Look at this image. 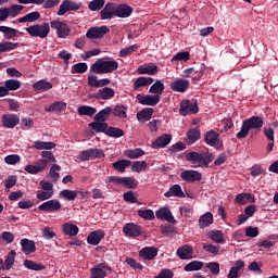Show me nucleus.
<instances>
[{"label":"nucleus","mask_w":278,"mask_h":278,"mask_svg":"<svg viewBox=\"0 0 278 278\" xmlns=\"http://www.w3.org/2000/svg\"><path fill=\"white\" fill-rule=\"evenodd\" d=\"M207 238L212 239L215 243H225V233L222 230H210L207 232Z\"/></svg>","instance_id":"nucleus-35"},{"label":"nucleus","mask_w":278,"mask_h":278,"mask_svg":"<svg viewBox=\"0 0 278 278\" xmlns=\"http://www.w3.org/2000/svg\"><path fill=\"white\" fill-rule=\"evenodd\" d=\"M138 216L141 217L144 220H154L155 219L154 211L151 210V208L139 210L138 211Z\"/></svg>","instance_id":"nucleus-53"},{"label":"nucleus","mask_w":278,"mask_h":278,"mask_svg":"<svg viewBox=\"0 0 278 278\" xmlns=\"http://www.w3.org/2000/svg\"><path fill=\"white\" fill-rule=\"evenodd\" d=\"M20 244L22 247V252L25 255L33 254L37 250L35 241L26 239V238L21 239Z\"/></svg>","instance_id":"nucleus-24"},{"label":"nucleus","mask_w":278,"mask_h":278,"mask_svg":"<svg viewBox=\"0 0 278 278\" xmlns=\"http://www.w3.org/2000/svg\"><path fill=\"white\" fill-rule=\"evenodd\" d=\"M148 167V163L146 161H135L131 164V169L136 173H140Z\"/></svg>","instance_id":"nucleus-59"},{"label":"nucleus","mask_w":278,"mask_h":278,"mask_svg":"<svg viewBox=\"0 0 278 278\" xmlns=\"http://www.w3.org/2000/svg\"><path fill=\"white\" fill-rule=\"evenodd\" d=\"M104 5H105V0H92L89 2L88 9L91 12H98L102 10Z\"/></svg>","instance_id":"nucleus-54"},{"label":"nucleus","mask_w":278,"mask_h":278,"mask_svg":"<svg viewBox=\"0 0 278 278\" xmlns=\"http://www.w3.org/2000/svg\"><path fill=\"white\" fill-rule=\"evenodd\" d=\"M113 109L111 106H106L93 116V121L105 123L110 118Z\"/></svg>","instance_id":"nucleus-34"},{"label":"nucleus","mask_w":278,"mask_h":278,"mask_svg":"<svg viewBox=\"0 0 278 278\" xmlns=\"http://www.w3.org/2000/svg\"><path fill=\"white\" fill-rule=\"evenodd\" d=\"M122 185H124L128 189H136L138 186V181L131 177H124L122 180Z\"/></svg>","instance_id":"nucleus-60"},{"label":"nucleus","mask_w":278,"mask_h":278,"mask_svg":"<svg viewBox=\"0 0 278 278\" xmlns=\"http://www.w3.org/2000/svg\"><path fill=\"white\" fill-rule=\"evenodd\" d=\"M155 217L159 219V220H165L172 225H176L177 222L174 217V215L172 214V211L169 207L167 206H163V207H160L157 211H155Z\"/></svg>","instance_id":"nucleus-10"},{"label":"nucleus","mask_w":278,"mask_h":278,"mask_svg":"<svg viewBox=\"0 0 278 278\" xmlns=\"http://www.w3.org/2000/svg\"><path fill=\"white\" fill-rule=\"evenodd\" d=\"M252 200V202H255V198H253L252 193H238L236 195V202L239 205H245L248 201Z\"/></svg>","instance_id":"nucleus-48"},{"label":"nucleus","mask_w":278,"mask_h":278,"mask_svg":"<svg viewBox=\"0 0 278 278\" xmlns=\"http://www.w3.org/2000/svg\"><path fill=\"white\" fill-rule=\"evenodd\" d=\"M118 70V62L114 59L112 60H104V59H97L91 65L89 73L90 74H112Z\"/></svg>","instance_id":"nucleus-1"},{"label":"nucleus","mask_w":278,"mask_h":278,"mask_svg":"<svg viewBox=\"0 0 278 278\" xmlns=\"http://www.w3.org/2000/svg\"><path fill=\"white\" fill-rule=\"evenodd\" d=\"M51 27L56 30L59 38H66L68 35H71V27L66 23L59 22V21H52L50 23Z\"/></svg>","instance_id":"nucleus-11"},{"label":"nucleus","mask_w":278,"mask_h":278,"mask_svg":"<svg viewBox=\"0 0 278 278\" xmlns=\"http://www.w3.org/2000/svg\"><path fill=\"white\" fill-rule=\"evenodd\" d=\"M138 49H139V47L137 45H132L128 48L122 49L119 52V56L126 58V56L130 55L131 53L136 52Z\"/></svg>","instance_id":"nucleus-62"},{"label":"nucleus","mask_w":278,"mask_h":278,"mask_svg":"<svg viewBox=\"0 0 278 278\" xmlns=\"http://www.w3.org/2000/svg\"><path fill=\"white\" fill-rule=\"evenodd\" d=\"M20 47L17 42L3 41L0 43V53L13 51Z\"/></svg>","instance_id":"nucleus-46"},{"label":"nucleus","mask_w":278,"mask_h":278,"mask_svg":"<svg viewBox=\"0 0 278 278\" xmlns=\"http://www.w3.org/2000/svg\"><path fill=\"white\" fill-rule=\"evenodd\" d=\"M214 224V215L212 212H206L199 218V228L201 230L211 227Z\"/></svg>","instance_id":"nucleus-25"},{"label":"nucleus","mask_w":278,"mask_h":278,"mask_svg":"<svg viewBox=\"0 0 278 278\" xmlns=\"http://www.w3.org/2000/svg\"><path fill=\"white\" fill-rule=\"evenodd\" d=\"M176 255L181 260H191L193 255V248L189 244L182 245L178 248Z\"/></svg>","instance_id":"nucleus-29"},{"label":"nucleus","mask_w":278,"mask_h":278,"mask_svg":"<svg viewBox=\"0 0 278 278\" xmlns=\"http://www.w3.org/2000/svg\"><path fill=\"white\" fill-rule=\"evenodd\" d=\"M79 115L92 117L97 114V109L88 105H83L77 110Z\"/></svg>","instance_id":"nucleus-49"},{"label":"nucleus","mask_w":278,"mask_h":278,"mask_svg":"<svg viewBox=\"0 0 278 278\" xmlns=\"http://www.w3.org/2000/svg\"><path fill=\"white\" fill-rule=\"evenodd\" d=\"M181 178L187 182L200 181L202 179L201 173L198 170H185L181 173Z\"/></svg>","instance_id":"nucleus-27"},{"label":"nucleus","mask_w":278,"mask_h":278,"mask_svg":"<svg viewBox=\"0 0 278 278\" xmlns=\"http://www.w3.org/2000/svg\"><path fill=\"white\" fill-rule=\"evenodd\" d=\"M112 113L115 117L126 118L127 117V108L123 104H118L112 110Z\"/></svg>","instance_id":"nucleus-51"},{"label":"nucleus","mask_w":278,"mask_h":278,"mask_svg":"<svg viewBox=\"0 0 278 278\" xmlns=\"http://www.w3.org/2000/svg\"><path fill=\"white\" fill-rule=\"evenodd\" d=\"M144 155H146V151L140 148L128 149L125 151V156L129 160H137Z\"/></svg>","instance_id":"nucleus-36"},{"label":"nucleus","mask_w":278,"mask_h":278,"mask_svg":"<svg viewBox=\"0 0 278 278\" xmlns=\"http://www.w3.org/2000/svg\"><path fill=\"white\" fill-rule=\"evenodd\" d=\"M21 119L16 114H5L1 117V124L4 128L13 129L20 124Z\"/></svg>","instance_id":"nucleus-18"},{"label":"nucleus","mask_w":278,"mask_h":278,"mask_svg":"<svg viewBox=\"0 0 278 278\" xmlns=\"http://www.w3.org/2000/svg\"><path fill=\"white\" fill-rule=\"evenodd\" d=\"M115 96V90L110 87H104L99 89L92 98L100 99V100H110Z\"/></svg>","instance_id":"nucleus-23"},{"label":"nucleus","mask_w":278,"mask_h":278,"mask_svg":"<svg viewBox=\"0 0 278 278\" xmlns=\"http://www.w3.org/2000/svg\"><path fill=\"white\" fill-rule=\"evenodd\" d=\"M164 197L165 198L176 197V198H179V199H185L186 193L182 191V189L179 185H174L168 189L167 192L164 193Z\"/></svg>","instance_id":"nucleus-32"},{"label":"nucleus","mask_w":278,"mask_h":278,"mask_svg":"<svg viewBox=\"0 0 278 278\" xmlns=\"http://www.w3.org/2000/svg\"><path fill=\"white\" fill-rule=\"evenodd\" d=\"M132 12V8L127 3H121L115 7V13L118 18H128V16H131Z\"/></svg>","instance_id":"nucleus-22"},{"label":"nucleus","mask_w":278,"mask_h":278,"mask_svg":"<svg viewBox=\"0 0 278 278\" xmlns=\"http://www.w3.org/2000/svg\"><path fill=\"white\" fill-rule=\"evenodd\" d=\"M59 197L66 201H75L78 197V192L73 190H63L59 193Z\"/></svg>","instance_id":"nucleus-52"},{"label":"nucleus","mask_w":278,"mask_h":278,"mask_svg":"<svg viewBox=\"0 0 278 278\" xmlns=\"http://www.w3.org/2000/svg\"><path fill=\"white\" fill-rule=\"evenodd\" d=\"M203 265L204 264L202 262L193 261V262L189 263L188 265H185V271L191 273V271L201 270Z\"/></svg>","instance_id":"nucleus-55"},{"label":"nucleus","mask_w":278,"mask_h":278,"mask_svg":"<svg viewBox=\"0 0 278 278\" xmlns=\"http://www.w3.org/2000/svg\"><path fill=\"white\" fill-rule=\"evenodd\" d=\"M4 87L8 89L9 92L20 90L21 81L17 79H8L4 81Z\"/></svg>","instance_id":"nucleus-50"},{"label":"nucleus","mask_w":278,"mask_h":278,"mask_svg":"<svg viewBox=\"0 0 278 278\" xmlns=\"http://www.w3.org/2000/svg\"><path fill=\"white\" fill-rule=\"evenodd\" d=\"M41 156H42V160L47 162V164H54L56 162L51 151H42Z\"/></svg>","instance_id":"nucleus-64"},{"label":"nucleus","mask_w":278,"mask_h":278,"mask_svg":"<svg viewBox=\"0 0 278 278\" xmlns=\"http://www.w3.org/2000/svg\"><path fill=\"white\" fill-rule=\"evenodd\" d=\"M114 16H116V5L115 3L109 2L104 5V9L100 11V18H102V21H111Z\"/></svg>","instance_id":"nucleus-19"},{"label":"nucleus","mask_w":278,"mask_h":278,"mask_svg":"<svg viewBox=\"0 0 278 278\" xmlns=\"http://www.w3.org/2000/svg\"><path fill=\"white\" fill-rule=\"evenodd\" d=\"M165 90V85L162 80L156 79L155 83L150 87V94L161 96Z\"/></svg>","instance_id":"nucleus-37"},{"label":"nucleus","mask_w":278,"mask_h":278,"mask_svg":"<svg viewBox=\"0 0 278 278\" xmlns=\"http://www.w3.org/2000/svg\"><path fill=\"white\" fill-rule=\"evenodd\" d=\"M190 60V52H177L173 59H170V62H177V61H181V62H188Z\"/></svg>","instance_id":"nucleus-58"},{"label":"nucleus","mask_w":278,"mask_h":278,"mask_svg":"<svg viewBox=\"0 0 278 278\" xmlns=\"http://www.w3.org/2000/svg\"><path fill=\"white\" fill-rule=\"evenodd\" d=\"M103 238H105V232L103 230H93L87 236V243L90 245H98Z\"/></svg>","instance_id":"nucleus-21"},{"label":"nucleus","mask_w":278,"mask_h":278,"mask_svg":"<svg viewBox=\"0 0 278 278\" xmlns=\"http://www.w3.org/2000/svg\"><path fill=\"white\" fill-rule=\"evenodd\" d=\"M62 208L61 202L59 200H48L38 206L40 212L45 213H55Z\"/></svg>","instance_id":"nucleus-12"},{"label":"nucleus","mask_w":278,"mask_h":278,"mask_svg":"<svg viewBox=\"0 0 278 278\" xmlns=\"http://www.w3.org/2000/svg\"><path fill=\"white\" fill-rule=\"evenodd\" d=\"M160 72V67L155 63H149L139 65L137 68V73L139 75H149V76H155Z\"/></svg>","instance_id":"nucleus-16"},{"label":"nucleus","mask_w":278,"mask_h":278,"mask_svg":"<svg viewBox=\"0 0 278 278\" xmlns=\"http://www.w3.org/2000/svg\"><path fill=\"white\" fill-rule=\"evenodd\" d=\"M108 33H110V28L108 26L91 27L87 30L86 37L89 39H101Z\"/></svg>","instance_id":"nucleus-13"},{"label":"nucleus","mask_w":278,"mask_h":278,"mask_svg":"<svg viewBox=\"0 0 278 278\" xmlns=\"http://www.w3.org/2000/svg\"><path fill=\"white\" fill-rule=\"evenodd\" d=\"M131 162L129 160H121L113 163V167L121 173H124L126 167L130 166Z\"/></svg>","instance_id":"nucleus-57"},{"label":"nucleus","mask_w":278,"mask_h":278,"mask_svg":"<svg viewBox=\"0 0 278 278\" xmlns=\"http://www.w3.org/2000/svg\"><path fill=\"white\" fill-rule=\"evenodd\" d=\"M23 265L28 270L41 271L46 269V265L37 264L36 262L24 260Z\"/></svg>","instance_id":"nucleus-42"},{"label":"nucleus","mask_w":278,"mask_h":278,"mask_svg":"<svg viewBox=\"0 0 278 278\" xmlns=\"http://www.w3.org/2000/svg\"><path fill=\"white\" fill-rule=\"evenodd\" d=\"M245 267V263L241 260L237 261L232 267H230L227 278H240V271Z\"/></svg>","instance_id":"nucleus-28"},{"label":"nucleus","mask_w":278,"mask_h":278,"mask_svg":"<svg viewBox=\"0 0 278 278\" xmlns=\"http://www.w3.org/2000/svg\"><path fill=\"white\" fill-rule=\"evenodd\" d=\"M25 30L33 38L45 39L48 37V35L50 33V25L47 22L42 23V24H35V25L25 27Z\"/></svg>","instance_id":"nucleus-4"},{"label":"nucleus","mask_w":278,"mask_h":278,"mask_svg":"<svg viewBox=\"0 0 278 278\" xmlns=\"http://www.w3.org/2000/svg\"><path fill=\"white\" fill-rule=\"evenodd\" d=\"M16 252L10 251L4 260L3 270H11L15 264Z\"/></svg>","instance_id":"nucleus-38"},{"label":"nucleus","mask_w":278,"mask_h":278,"mask_svg":"<svg viewBox=\"0 0 278 278\" xmlns=\"http://www.w3.org/2000/svg\"><path fill=\"white\" fill-rule=\"evenodd\" d=\"M186 143L181 142V141H178L174 144H172L170 147H168L167 149V153L170 154V155H174V154H177L179 152H182L186 150Z\"/></svg>","instance_id":"nucleus-45"},{"label":"nucleus","mask_w":278,"mask_h":278,"mask_svg":"<svg viewBox=\"0 0 278 278\" xmlns=\"http://www.w3.org/2000/svg\"><path fill=\"white\" fill-rule=\"evenodd\" d=\"M154 114V109L146 108L142 111L138 112L136 117L139 122L150 121Z\"/></svg>","instance_id":"nucleus-39"},{"label":"nucleus","mask_w":278,"mask_h":278,"mask_svg":"<svg viewBox=\"0 0 278 278\" xmlns=\"http://www.w3.org/2000/svg\"><path fill=\"white\" fill-rule=\"evenodd\" d=\"M62 230L65 236H70V238H74L79 233V227L73 223H64L62 225Z\"/></svg>","instance_id":"nucleus-31"},{"label":"nucleus","mask_w":278,"mask_h":278,"mask_svg":"<svg viewBox=\"0 0 278 278\" xmlns=\"http://www.w3.org/2000/svg\"><path fill=\"white\" fill-rule=\"evenodd\" d=\"M52 83L45 79H40L37 83L33 84V90L35 92H48V90H52Z\"/></svg>","instance_id":"nucleus-30"},{"label":"nucleus","mask_w":278,"mask_h":278,"mask_svg":"<svg viewBox=\"0 0 278 278\" xmlns=\"http://www.w3.org/2000/svg\"><path fill=\"white\" fill-rule=\"evenodd\" d=\"M204 141L206 146L216 150H220L224 147V141L220 138V134L216 130H207L204 134Z\"/></svg>","instance_id":"nucleus-5"},{"label":"nucleus","mask_w":278,"mask_h":278,"mask_svg":"<svg viewBox=\"0 0 278 278\" xmlns=\"http://www.w3.org/2000/svg\"><path fill=\"white\" fill-rule=\"evenodd\" d=\"M123 233L127 238H139V236H142V226L135 223H127L123 228Z\"/></svg>","instance_id":"nucleus-8"},{"label":"nucleus","mask_w":278,"mask_h":278,"mask_svg":"<svg viewBox=\"0 0 278 278\" xmlns=\"http://www.w3.org/2000/svg\"><path fill=\"white\" fill-rule=\"evenodd\" d=\"M172 135L170 134H163L159 136L154 141H152V149L153 150H161L165 149L166 146H169L172 142Z\"/></svg>","instance_id":"nucleus-14"},{"label":"nucleus","mask_w":278,"mask_h":278,"mask_svg":"<svg viewBox=\"0 0 278 278\" xmlns=\"http://www.w3.org/2000/svg\"><path fill=\"white\" fill-rule=\"evenodd\" d=\"M54 192L46 191V190H39L37 192V199L39 201H47L50 200L53 197Z\"/></svg>","instance_id":"nucleus-63"},{"label":"nucleus","mask_w":278,"mask_h":278,"mask_svg":"<svg viewBox=\"0 0 278 278\" xmlns=\"http://www.w3.org/2000/svg\"><path fill=\"white\" fill-rule=\"evenodd\" d=\"M33 148L36 150L42 151V150H52L55 148V143L52 141H35V144H33Z\"/></svg>","instance_id":"nucleus-43"},{"label":"nucleus","mask_w":278,"mask_h":278,"mask_svg":"<svg viewBox=\"0 0 278 278\" xmlns=\"http://www.w3.org/2000/svg\"><path fill=\"white\" fill-rule=\"evenodd\" d=\"M203 250L211 254H219L220 245H214L212 243H203Z\"/></svg>","instance_id":"nucleus-61"},{"label":"nucleus","mask_w":278,"mask_h":278,"mask_svg":"<svg viewBox=\"0 0 278 278\" xmlns=\"http://www.w3.org/2000/svg\"><path fill=\"white\" fill-rule=\"evenodd\" d=\"M112 273L113 269L110 267V265H105L104 263L99 264L97 267H91L90 275L91 278H105L106 271Z\"/></svg>","instance_id":"nucleus-17"},{"label":"nucleus","mask_w":278,"mask_h":278,"mask_svg":"<svg viewBox=\"0 0 278 278\" xmlns=\"http://www.w3.org/2000/svg\"><path fill=\"white\" fill-rule=\"evenodd\" d=\"M40 13L35 11V12H30L25 14L24 16L20 17L17 20L18 23H35V21H39L40 18Z\"/></svg>","instance_id":"nucleus-40"},{"label":"nucleus","mask_w":278,"mask_h":278,"mask_svg":"<svg viewBox=\"0 0 278 278\" xmlns=\"http://www.w3.org/2000/svg\"><path fill=\"white\" fill-rule=\"evenodd\" d=\"M186 142L188 146L197 143L201 139L200 128H190L187 134Z\"/></svg>","instance_id":"nucleus-26"},{"label":"nucleus","mask_w":278,"mask_h":278,"mask_svg":"<svg viewBox=\"0 0 278 278\" xmlns=\"http://www.w3.org/2000/svg\"><path fill=\"white\" fill-rule=\"evenodd\" d=\"M0 31L3 33L4 39H13L17 37V34L20 33L17 29L9 26H0Z\"/></svg>","instance_id":"nucleus-41"},{"label":"nucleus","mask_w":278,"mask_h":278,"mask_svg":"<svg viewBox=\"0 0 278 278\" xmlns=\"http://www.w3.org/2000/svg\"><path fill=\"white\" fill-rule=\"evenodd\" d=\"M66 110V103L61 102V101H55L52 103L49 109L47 110L48 112H62Z\"/></svg>","instance_id":"nucleus-56"},{"label":"nucleus","mask_w":278,"mask_h":278,"mask_svg":"<svg viewBox=\"0 0 278 278\" xmlns=\"http://www.w3.org/2000/svg\"><path fill=\"white\" fill-rule=\"evenodd\" d=\"M124 130H122V128H115V126H109V128L106 129V136L111 138L118 139L124 137Z\"/></svg>","instance_id":"nucleus-47"},{"label":"nucleus","mask_w":278,"mask_h":278,"mask_svg":"<svg viewBox=\"0 0 278 278\" xmlns=\"http://www.w3.org/2000/svg\"><path fill=\"white\" fill-rule=\"evenodd\" d=\"M264 126V119L261 116H253L242 122L240 130L236 134V138L242 140L249 136L250 130L261 131Z\"/></svg>","instance_id":"nucleus-2"},{"label":"nucleus","mask_w":278,"mask_h":278,"mask_svg":"<svg viewBox=\"0 0 278 278\" xmlns=\"http://www.w3.org/2000/svg\"><path fill=\"white\" fill-rule=\"evenodd\" d=\"M190 87V81L188 79L178 78L169 84V89L174 92H186Z\"/></svg>","instance_id":"nucleus-15"},{"label":"nucleus","mask_w":278,"mask_h":278,"mask_svg":"<svg viewBox=\"0 0 278 278\" xmlns=\"http://www.w3.org/2000/svg\"><path fill=\"white\" fill-rule=\"evenodd\" d=\"M81 4L78 2L72 1V0H63V2L60 4L58 16H64L68 12H75L80 10Z\"/></svg>","instance_id":"nucleus-7"},{"label":"nucleus","mask_w":278,"mask_h":278,"mask_svg":"<svg viewBox=\"0 0 278 278\" xmlns=\"http://www.w3.org/2000/svg\"><path fill=\"white\" fill-rule=\"evenodd\" d=\"M186 161L190 164H193L192 167L197 168L199 166H205L208 167V164H212L214 162V154L213 153H200L197 151H191L187 153Z\"/></svg>","instance_id":"nucleus-3"},{"label":"nucleus","mask_w":278,"mask_h":278,"mask_svg":"<svg viewBox=\"0 0 278 278\" xmlns=\"http://www.w3.org/2000/svg\"><path fill=\"white\" fill-rule=\"evenodd\" d=\"M199 112V105L198 102L195 100H182L180 103V110L179 113L182 116H187V115H193L197 114Z\"/></svg>","instance_id":"nucleus-6"},{"label":"nucleus","mask_w":278,"mask_h":278,"mask_svg":"<svg viewBox=\"0 0 278 278\" xmlns=\"http://www.w3.org/2000/svg\"><path fill=\"white\" fill-rule=\"evenodd\" d=\"M159 255V249L155 247H144L139 251V257L146 261H152Z\"/></svg>","instance_id":"nucleus-20"},{"label":"nucleus","mask_w":278,"mask_h":278,"mask_svg":"<svg viewBox=\"0 0 278 278\" xmlns=\"http://www.w3.org/2000/svg\"><path fill=\"white\" fill-rule=\"evenodd\" d=\"M88 128L97 134H104L106 135L109 125L105 122H92L88 124Z\"/></svg>","instance_id":"nucleus-33"},{"label":"nucleus","mask_w":278,"mask_h":278,"mask_svg":"<svg viewBox=\"0 0 278 278\" xmlns=\"http://www.w3.org/2000/svg\"><path fill=\"white\" fill-rule=\"evenodd\" d=\"M88 72V64L86 62H78L72 65V74H85Z\"/></svg>","instance_id":"nucleus-44"},{"label":"nucleus","mask_w":278,"mask_h":278,"mask_svg":"<svg viewBox=\"0 0 278 278\" xmlns=\"http://www.w3.org/2000/svg\"><path fill=\"white\" fill-rule=\"evenodd\" d=\"M136 99L142 105L155 106L161 102V96L159 94H142L138 93Z\"/></svg>","instance_id":"nucleus-9"}]
</instances>
